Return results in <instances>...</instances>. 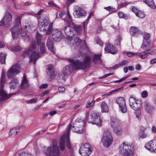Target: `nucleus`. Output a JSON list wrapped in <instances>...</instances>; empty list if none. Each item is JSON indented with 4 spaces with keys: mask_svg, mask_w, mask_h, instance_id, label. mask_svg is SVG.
<instances>
[{
    "mask_svg": "<svg viewBox=\"0 0 156 156\" xmlns=\"http://www.w3.org/2000/svg\"><path fill=\"white\" fill-rule=\"evenodd\" d=\"M41 35L40 34L38 33H37L36 36V38L37 44L38 45H39L41 44Z\"/></svg>",
    "mask_w": 156,
    "mask_h": 156,
    "instance_id": "38",
    "label": "nucleus"
},
{
    "mask_svg": "<svg viewBox=\"0 0 156 156\" xmlns=\"http://www.w3.org/2000/svg\"><path fill=\"white\" fill-rule=\"evenodd\" d=\"M151 43V41L143 40V43L141 48L144 50L147 49L149 48Z\"/></svg>",
    "mask_w": 156,
    "mask_h": 156,
    "instance_id": "30",
    "label": "nucleus"
},
{
    "mask_svg": "<svg viewBox=\"0 0 156 156\" xmlns=\"http://www.w3.org/2000/svg\"><path fill=\"white\" fill-rule=\"evenodd\" d=\"M49 93V91L48 90H46L44 92L42 93L41 95V96L42 97H44L45 94H48Z\"/></svg>",
    "mask_w": 156,
    "mask_h": 156,
    "instance_id": "63",
    "label": "nucleus"
},
{
    "mask_svg": "<svg viewBox=\"0 0 156 156\" xmlns=\"http://www.w3.org/2000/svg\"><path fill=\"white\" fill-rule=\"evenodd\" d=\"M36 44L35 41L32 42L30 48L26 51L23 54V56L25 57L27 55L29 54L30 52L33 51L36 48Z\"/></svg>",
    "mask_w": 156,
    "mask_h": 156,
    "instance_id": "26",
    "label": "nucleus"
},
{
    "mask_svg": "<svg viewBox=\"0 0 156 156\" xmlns=\"http://www.w3.org/2000/svg\"><path fill=\"white\" fill-rule=\"evenodd\" d=\"M47 156H59L60 152L59 148L55 141H53V145L51 148L48 147L44 150Z\"/></svg>",
    "mask_w": 156,
    "mask_h": 156,
    "instance_id": "6",
    "label": "nucleus"
},
{
    "mask_svg": "<svg viewBox=\"0 0 156 156\" xmlns=\"http://www.w3.org/2000/svg\"><path fill=\"white\" fill-rule=\"evenodd\" d=\"M151 64L154 65L156 63V58L151 59L150 61Z\"/></svg>",
    "mask_w": 156,
    "mask_h": 156,
    "instance_id": "60",
    "label": "nucleus"
},
{
    "mask_svg": "<svg viewBox=\"0 0 156 156\" xmlns=\"http://www.w3.org/2000/svg\"><path fill=\"white\" fill-rule=\"evenodd\" d=\"M69 61L71 64L65 66L63 69L62 73L64 76L70 75L75 69H85L88 64V56H86L83 62L72 59H69Z\"/></svg>",
    "mask_w": 156,
    "mask_h": 156,
    "instance_id": "3",
    "label": "nucleus"
},
{
    "mask_svg": "<svg viewBox=\"0 0 156 156\" xmlns=\"http://www.w3.org/2000/svg\"><path fill=\"white\" fill-rule=\"evenodd\" d=\"M113 141V139L111 133L108 130L105 131L101 140L103 146L108 147L111 145Z\"/></svg>",
    "mask_w": 156,
    "mask_h": 156,
    "instance_id": "8",
    "label": "nucleus"
},
{
    "mask_svg": "<svg viewBox=\"0 0 156 156\" xmlns=\"http://www.w3.org/2000/svg\"><path fill=\"white\" fill-rule=\"evenodd\" d=\"M111 126L113 129L114 132L118 135L121 134L123 129L119 122L116 119L111 118Z\"/></svg>",
    "mask_w": 156,
    "mask_h": 156,
    "instance_id": "10",
    "label": "nucleus"
},
{
    "mask_svg": "<svg viewBox=\"0 0 156 156\" xmlns=\"http://www.w3.org/2000/svg\"><path fill=\"white\" fill-rule=\"evenodd\" d=\"M145 148L151 152H156V140H152L145 144Z\"/></svg>",
    "mask_w": 156,
    "mask_h": 156,
    "instance_id": "15",
    "label": "nucleus"
},
{
    "mask_svg": "<svg viewBox=\"0 0 156 156\" xmlns=\"http://www.w3.org/2000/svg\"><path fill=\"white\" fill-rule=\"evenodd\" d=\"M139 137L144 139L147 136V134L144 132H140L139 133Z\"/></svg>",
    "mask_w": 156,
    "mask_h": 156,
    "instance_id": "42",
    "label": "nucleus"
},
{
    "mask_svg": "<svg viewBox=\"0 0 156 156\" xmlns=\"http://www.w3.org/2000/svg\"><path fill=\"white\" fill-rule=\"evenodd\" d=\"M122 38L121 36L119 35H117L116 37V39L115 42V45H120L121 43V41Z\"/></svg>",
    "mask_w": 156,
    "mask_h": 156,
    "instance_id": "36",
    "label": "nucleus"
},
{
    "mask_svg": "<svg viewBox=\"0 0 156 156\" xmlns=\"http://www.w3.org/2000/svg\"><path fill=\"white\" fill-rule=\"evenodd\" d=\"M86 122L84 120L77 119L72 126L70 124L67 133H65L60 138L59 141V146L61 151H63L65 148V145L66 144L68 148L71 149L69 140V133L71 129L73 132L81 133L83 132L85 129L84 126Z\"/></svg>",
    "mask_w": 156,
    "mask_h": 156,
    "instance_id": "1",
    "label": "nucleus"
},
{
    "mask_svg": "<svg viewBox=\"0 0 156 156\" xmlns=\"http://www.w3.org/2000/svg\"><path fill=\"white\" fill-rule=\"evenodd\" d=\"M5 74L2 72L0 80V100L3 101L10 98L11 96L15 94L14 93L8 95L4 89V85L5 81Z\"/></svg>",
    "mask_w": 156,
    "mask_h": 156,
    "instance_id": "5",
    "label": "nucleus"
},
{
    "mask_svg": "<svg viewBox=\"0 0 156 156\" xmlns=\"http://www.w3.org/2000/svg\"><path fill=\"white\" fill-rule=\"evenodd\" d=\"M18 80L16 79H13L10 83V87L11 89H14L19 85Z\"/></svg>",
    "mask_w": 156,
    "mask_h": 156,
    "instance_id": "28",
    "label": "nucleus"
},
{
    "mask_svg": "<svg viewBox=\"0 0 156 156\" xmlns=\"http://www.w3.org/2000/svg\"><path fill=\"white\" fill-rule=\"evenodd\" d=\"M131 9L132 10L133 12H134L136 14L139 10H138L136 8L134 7L133 6H132L131 7Z\"/></svg>",
    "mask_w": 156,
    "mask_h": 156,
    "instance_id": "53",
    "label": "nucleus"
},
{
    "mask_svg": "<svg viewBox=\"0 0 156 156\" xmlns=\"http://www.w3.org/2000/svg\"><path fill=\"white\" fill-rule=\"evenodd\" d=\"M88 123L95 124L98 126H101L102 121L100 118V114L92 112L90 114Z\"/></svg>",
    "mask_w": 156,
    "mask_h": 156,
    "instance_id": "12",
    "label": "nucleus"
},
{
    "mask_svg": "<svg viewBox=\"0 0 156 156\" xmlns=\"http://www.w3.org/2000/svg\"><path fill=\"white\" fill-rule=\"evenodd\" d=\"M6 56V55L4 53L1 52L0 53V62L2 64H5Z\"/></svg>",
    "mask_w": 156,
    "mask_h": 156,
    "instance_id": "34",
    "label": "nucleus"
},
{
    "mask_svg": "<svg viewBox=\"0 0 156 156\" xmlns=\"http://www.w3.org/2000/svg\"><path fill=\"white\" fill-rule=\"evenodd\" d=\"M48 87V85L47 84H42L40 86V89H46Z\"/></svg>",
    "mask_w": 156,
    "mask_h": 156,
    "instance_id": "57",
    "label": "nucleus"
},
{
    "mask_svg": "<svg viewBox=\"0 0 156 156\" xmlns=\"http://www.w3.org/2000/svg\"><path fill=\"white\" fill-rule=\"evenodd\" d=\"M129 106L135 111V115L138 120H140L141 118V110L142 108L140 101L136 99L133 95L130 96L129 99Z\"/></svg>",
    "mask_w": 156,
    "mask_h": 156,
    "instance_id": "4",
    "label": "nucleus"
},
{
    "mask_svg": "<svg viewBox=\"0 0 156 156\" xmlns=\"http://www.w3.org/2000/svg\"><path fill=\"white\" fill-rule=\"evenodd\" d=\"M53 38L55 40L57 38L62 37V32L60 30L54 29L52 31Z\"/></svg>",
    "mask_w": 156,
    "mask_h": 156,
    "instance_id": "23",
    "label": "nucleus"
},
{
    "mask_svg": "<svg viewBox=\"0 0 156 156\" xmlns=\"http://www.w3.org/2000/svg\"><path fill=\"white\" fill-rule=\"evenodd\" d=\"M118 15L119 17L120 18H123L124 16V14L123 13L121 12H119L118 13Z\"/></svg>",
    "mask_w": 156,
    "mask_h": 156,
    "instance_id": "62",
    "label": "nucleus"
},
{
    "mask_svg": "<svg viewBox=\"0 0 156 156\" xmlns=\"http://www.w3.org/2000/svg\"><path fill=\"white\" fill-rule=\"evenodd\" d=\"M94 40L97 44H99L101 46L103 45V42L101 40L100 38L97 36L95 37Z\"/></svg>",
    "mask_w": 156,
    "mask_h": 156,
    "instance_id": "35",
    "label": "nucleus"
},
{
    "mask_svg": "<svg viewBox=\"0 0 156 156\" xmlns=\"http://www.w3.org/2000/svg\"><path fill=\"white\" fill-rule=\"evenodd\" d=\"M150 49H147L146 51L136 53L137 55H139L140 58L142 59H144L146 58L149 54H151V52L148 53L147 51H150Z\"/></svg>",
    "mask_w": 156,
    "mask_h": 156,
    "instance_id": "29",
    "label": "nucleus"
},
{
    "mask_svg": "<svg viewBox=\"0 0 156 156\" xmlns=\"http://www.w3.org/2000/svg\"><path fill=\"white\" fill-rule=\"evenodd\" d=\"M79 152L82 156H88V144H82L80 148Z\"/></svg>",
    "mask_w": 156,
    "mask_h": 156,
    "instance_id": "18",
    "label": "nucleus"
},
{
    "mask_svg": "<svg viewBox=\"0 0 156 156\" xmlns=\"http://www.w3.org/2000/svg\"><path fill=\"white\" fill-rule=\"evenodd\" d=\"M130 32L133 36L140 33V31L138 30V28L134 27H132L130 28Z\"/></svg>",
    "mask_w": 156,
    "mask_h": 156,
    "instance_id": "32",
    "label": "nucleus"
},
{
    "mask_svg": "<svg viewBox=\"0 0 156 156\" xmlns=\"http://www.w3.org/2000/svg\"><path fill=\"white\" fill-rule=\"evenodd\" d=\"M66 35L68 36L66 38V42L69 44H72L74 48H76L79 45V40L77 37L74 38L72 37L76 33L79 35L81 33L82 27L76 25L73 23H69V25L64 27L63 29Z\"/></svg>",
    "mask_w": 156,
    "mask_h": 156,
    "instance_id": "2",
    "label": "nucleus"
},
{
    "mask_svg": "<svg viewBox=\"0 0 156 156\" xmlns=\"http://www.w3.org/2000/svg\"><path fill=\"white\" fill-rule=\"evenodd\" d=\"M127 55L129 57H131L135 55L136 53H134L132 52H129L126 53Z\"/></svg>",
    "mask_w": 156,
    "mask_h": 156,
    "instance_id": "58",
    "label": "nucleus"
},
{
    "mask_svg": "<svg viewBox=\"0 0 156 156\" xmlns=\"http://www.w3.org/2000/svg\"><path fill=\"white\" fill-rule=\"evenodd\" d=\"M112 74L111 73H108V74H105V75L103 76L99 77L98 79H103L104 78H106V77L112 75Z\"/></svg>",
    "mask_w": 156,
    "mask_h": 156,
    "instance_id": "55",
    "label": "nucleus"
},
{
    "mask_svg": "<svg viewBox=\"0 0 156 156\" xmlns=\"http://www.w3.org/2000/svg\"><path fill=\"white\" fill-rule=\"evenodd\" d=\"M95 101L93 100L90 102H88V108L92 106L95 103Z\"/></svg>",
    "mask_w": 156,
    "mask_h": 156,
    "instance_id": "61",
    "label": "nucleus"
},
{
    "mask_svg": "<svg viewBox=\"0 0 156 156\" xmlns=\"http://www.w3.org/2000/svg\"><path fill=\"white\" fill-rule=\"evenodd\" d=\"M92 54L91 52L88 50V67L89 66L90 63L91 62V60L90 57L92 56Z\"/></svg>",
    "mask_w": 156,
    "mask_h": 156,
    "instance_id": "51",
    "label": "nucleus"
},
{
    "mask_svg": "<svg viewBox=\"0 0 156 156\" xmlns=\"http://www.w3.org/2000/svg\"><path fill=\"white\" fill-rule=\"evenodd\" d=\"M12 15L9 12H6L2 20L0 22V26H9L12 23Z\"/></svg>",
    "mask_w": 156,
    "mask_h": 156,
    "instance_id": "13",
    "label": "nucleus"
},
{
    "mask_svg": "<svg viewBox=\"0 0 156 156\" xmlns=\"http://www.w3.org/2000/svg\"><path fill=\"white\" fill-rule=\"evenodd\" d=\"M128 63L127 61L123 60L122 62L119 63V65L120 66H122L125 65Z\"/></svg>",
    "mask_w": 156,
    "mask_h": 156,
    "instance_id": "50",
    "label": "nucleus"
},
{
    "mask_svg": "<svg viewBox=\"0 0 156 156\" xmlns=\"http://www.w3.org/2000/svg\"><path fill=\"white\" fill-rule=\"evenodd\" d=\"M19 131V129L16 128L12 129L9 131V134L11 137L15 136Z\"/></svg>",
    "mask_w": 156,
    "mask_h": 156,
    "instance_id": "31",
    "label": "nucleus"
},
{
    "mask_svg": "<svg viewBox=\"0 0 156 156\" xmlns=\"http://www.w3.org/2000/svg\"><path fill=\"white\" fill-rule=\"evenodd\" d=\"M44 44L42 43L40 45V51L41 54H43L45 53V47Z\"/></svg>",
    "mask_w": 156,
    "mask_h": 156,
    "instance_id": "45",
    "label": "nucleus"
},
{
    "mask_svg": "<svg viewBox=\"0 0 156 156\" xmlns=\"http://www.w3.org/2000/svg\"><path fill=\"white\" fill-rule=\"evenodd\" d=\"M37 101V99L36 98H34L28 100L26 101V102L28 104H32L36 103Z\"/></svg>",
    "mask_w": 156,
    "mask_h": 156,
    "instance_id": "43",
    "label": "nucleus"
},
{
    "mask_svg": "<svg viewBox=\"0 0 156 156\" xmlns=\"http://www.w3.org/2000/svg\"><path fill=\"white\" fill-rule=\"evenodd\" d=\"M47 69L48 70L47 73L48 78L51 79L54 78L55 74L53 66L52 65L49 64L47 66Z\"/></svg>",
    "mask_w": 156,
    "mask_h": 156,
    "instance_id": "20",
    "label": "nucleus"
},
{
    "mask_svg": "<svg viewBox=\"0 0 156 156\" xmlns=\"http://www.w3.org/2000/svg\"><path fill=\"white\" fill-rule=\"evenodd\" d=\"M18 156H32L31 154L27 152H21L20 153Z\"/></svg>",
    "mask_w": 156,
    "mask_h": 156,
    "instance_id": "40",
    "label": "nucleus"
},
{
    "mask_svg": "<svg viewBox=\"0 0 156 156\" xmlns=\"http://www.w3.org/2000/svg\"><path fill=\"white\" fill-rule=\"evenodd\" d=\"M39 27L41 31L45 32L46 34H50L52 29V23L49 24V21L47 20H44L43 22L39 23Z\"/></svg>",
    "mask_w": 156,
    "mask_h": 156,
    "instance_id": "9",
    "label": "nucleus"
},
{
    "mask_svg": "<svg viewBox=\"0 0 156 156\" xmlns=\"http://www.w3.org/2000/svg\"><path fill=\"white\" fill-rule=\"evenodd\" d=\"M128 77V76H126L122 78L121 79H120L119 80H115L114 81V83L121 82L125 80L126 78H127Z\"/></svg>",
    "mask_w": 156,
    "mask_h": 156,
    "instance_id": "52",
    "label": "nucleus"
},
{
    "mask_svg": "<svg viewBox=\"0 0 156 156\" xmlns=\"http://www.w3.org/2000/svg\"><path fill=\"white\" fill-rule=\"evenodd\" d=\"M102 54H94L92 56V62L95 64H101L102 61L101 59Z\"/></svg>",
    "mask_w": 156,
    "mask_h": 156,
    "instance_id": "19",
    "label": "nucleus"
},
{
    "mask_svg": "<svg viewBox=\"0 0 156 156\" xmlns=\"http://www.w3.org/2000/svg\"><path fill=\"white\" fill-rule=\"evenodd\" d=\"M103 30V29L101 27L99 26L97 29V32L98 33H100L101 31Z\"/></svg>",
    "mask_w": 156,
    "mask_h": 156,
    "instance_id": "64",
    "label": "nucleus"
},
{
    "mask_svg": "<svg viewBox=\"0 0 156 156\" xmlns=\"http://www.w3.org/2000/svg\"><path fill=\"white\" fill-rule=\"evenodd\" d=\"M130 148V146H129L128 144L124 142L120 145L119 150L121 152L122 154L128 151L131 150Z\"/></svg>",
    "mask_w": 156,
    "mask_h": 156,
    "instance_id": "21",
    "label": "nucleus"
},
{
    "mask_svg": "<svg viewBox=\"0 0 156 156\" xmlns=\"http://www.w3.org/2000/svg\"><path fill=\"white\" fill-rule=\"evenodd\" d=\"M144 108L148 112H149L151 110V106L149 104L146 103L144 104Z\"/></svg>",
    "mask_w": 156,
    "mask_h": 156,
    "instance_id": "44",
    "label": "nucleus"
},
{
    "mask_svg": "<svg viewBox=\"0 0 156 156\" xmlns=\"http://www.w3.org/2000/svg\"><path fill=\"white\" fill-rule=\"evenodd\" d=\"M128 3L126 2L120 3L118 4V8L120 9L123 7H124L128 5Z\"/></svg>",
    "mask_w": 156,
    "mask_h": 156,
    "instance_id": "47",
    "label": "nucleus"
},
{
    "mask_svg": "<svg viewBox=\"0 0 156 156\" xmlns=\"http://www.w3.org/2000/svg\"><path fill=\"white\" fill-rule=\"evenodd\" d=\"M74 15L76 17L80 18L85 16L86 13L81 8L77 7L76 8Z\"/></svg>",
    "mask_w": 156,
    "mask_h": 156,
    "instance_id": "17",
    "label": "nucleus"
},
{
    "mask_svg": "<svg viewBox=\"0 0 156 156\" xmlns=\"http://www.w3.org/2000/svg\"><path fill=\"white\" fill-rule=\"evenodd\" d=\"M141 95L142 98H145L148 96V93L146 90L143 91L141 93Z\"/></svg>",
    "mask_w": 156,
    "mask_h": 156,
    "instance_id": "48",
    "label": "nucleus"
},
{
    "mask_svg": "<svg viewBox=\"0 0 156 156\" xmlns=\"http://www.w3.org/2000/svg\"><path fill=\"white\" fill-rule=\"evenodd\" d=\"M58 89L59 92H64L65 90V88L62 87H58Z\"/></svg>",
    "mask_w": 156,
    "mask_h": 156,
    "instance_id": "59",
    "label": "nucleus"
},
{
    "mask_svg": "<svg viewBox=\"0 0 156 156\" xmlns=\"http://www.w3.org/2000/svg\"><path fill=\"white\" fill-rule=\"evenodd\" d=\"M117 52V50L112 45L108 43L106 44L105 48V52L106 53H110L115 54Z\"/></svg>",
    "mask_w": 156,
    "mask_h": 156,
    "instance_id": "16",
    "label": "nucleus"
},
{
    "mask_svg": "<svg viewBox=\"0 0 156 156\" xmlns=\"http://www.w3.org/2000/svg\"><path fill=\"white\" fill-rule=\"evenodd\" d=\"M12 50L15 51H19L21 50L22 49L19 46H16L12 48Z\"/></svg>",
    "mask_w": 156,
    "mask_h": 156,
    "instance_id": "49",
    "label": "nucleus"
},
{
    "mask_svg": "<svg viewBox=\"0 0 156 156\" xmlns=\"http://www.w3.org/2000/svg\"><path fill=\"white\" fill-rule=\"evenodd\" d=\"M123 156H133L134 152L132 150L124 152L122 154Z\"/></svg>",
    "mask_w": 156,
    "mask_h": 156,
    "instance_id": "37",
    "label": "nucleus"
},
{
    "mask_svg": "<svg viewBox=\"0 0 156 156\" xmlns=\"http://www.w3.org/2000/svg\"><path fill=\"white\" fill-rule=\"evenodd\" d=\"M53 38L51 37H49L47 41V46L49 50L53 53H55V51L53 49Z\"/></svg>",
    "mask_w": 156,
    "mask_h": 156,
    "instance_id": "22",
    "label": "nucleus"
},
{
    "mask_svg": "<svg viewBox=\"0 0 156 156\" xmlns=\"http://www.w3.org/2000/svg\"><path fill=\"white\" fill-rule=\"evenodd\" d=\"M137 13L136 14V16L140 18H144L145 16L144 14L141 11H138Z\"/></svg>",
    "mask_w": 156,
    "mask_h": 156,
    "instance_id": "41",
    "label": "nucleus"
},
{
    "mask_svg": "<svg viewBox=\"0 0 156 156\" xmlns=\"http://www.w3.org/2000/svg\"><path fill=\"white\" fill-rule=\"evenodd\" d=\"M40 55L39 53H38L36 54L35 51H34L31 54L30 56V62H33L34 64H35L36 60L37 59Z\"/></svg>",
    "mask_w": 156,
    "mask_h": 156,
    "instance_id": "25",
    "label": "nucleus"
},
{
    "mask_svg": "<svg viewBox=\"0 0 156 156\" xmlns=\"http://www.w3.org/2000/svg\"><path fill=\"white\" fill-rule=\"evenodd\" d=\"M93 148L90 145H88V155L90 154L93 151Z\"/></svg>",
    "mask_w": 156,
    "mask_h": 156,
    "instance_id": "56",
    "label": "nucleus"
},
{
    "mask_svg": "<svg viewBox=\"0 0 156 156\" xmlns=\"http://www.w3.org/2000/svg\"><path fill=\"white\" fill-rule=\"evenodd\" d=\"M20 66L18 64H15L12 66L8 70L7 76L9 78H12L20 73Z\"/></svg>",
    "mask_w": 156,
    "mask_h": 156,
    "instance_id": "11",
    "label": "nucleus"
},
{
    "mask_svg": "<svg viewBox=\"0 0 156 156\" xmlns=\"http://www.w3.org/2000/svg\"><path fill=\"white\" fill-rule=\"evenodd\" d=\"M144 2L152 9L156 8V6L152 0H144Z\"/></svg>",
    "mask_w": 156,
    "mask_h": 156,
    "instance_id": "33",
    "label": "nucleus"
},
{
    "mask_svg": "<svg viewBox=\"0 0 156 156\" xmlns=\"http://www.w3.org/2000/svg\"><path fill=\"white\" fill-rule=\"evenodd\" d=\"M23 16V15L21 14L20 16H18L17 17V18L16 19V24H17L18 25L19 24H20L21 22V20L22 18V16Z\"/></svg>",
    "mask_w": 156,
    "mask_h": 156,
    "instance_id": "46",
    "label": "nucleus"
},
{
    "mask_svg": "<svg viewBox=\"0 0 156 156\" xmlns=\"http://www.w3.org/2000/svg\"><path fill=\"white\" fill-rule=\"evenodd\" d=\"M20 88L22 89H27L28 87L27 80L25 75L23 76V79L20 84Z\"/></svg>",
    "mask_w": 156,
    "mask_h": 156,
    "instance_id": "24",
    "label": "nucleus"
},
{
    "mask_svg": "<svg viewBox=\"0 0 156 156\" xmlns=\"http://www.w3.org/2000/svg\"><path fill=\"white\" fill-rule=\"evenodd\" d=\"M48 5L51 6H55V7L57 8L58 6V5H57L54 3L52 1H50L49 2H48Z\"/></svg>",
    "mask_w": 156,
    "mask_h": 156,
    "instance_id": "54",
    "label": "nucleus"
},
{
    "mask_svg": "<svg viewBox=\"0 0 156 156\" xmlns=\"http://www.w3.org/2000/svg\"><path fill=\"white\" fill-rule=\"evenodd\" d=\"M116 103L119 106L120 110L123 113L127 111L126 102L125 99L122 97L117 98L115 101Z\"/></svg>",
    "mask_w": 156,
    "mask_h": 156,
    "instance_id": "14",
    "label": "nucleus"
},
{
    "mask_svg": "<svg viewBox=\"0 0 156 156\" xmlns=\"http://www.w3.org/2000/svg\"><path fill=\"white\" fill-rule=\"evenodd\" d=\"M11 31L12 36L13 39H16L18 36L19 33L20 32L21 35L24 37L25 41H29L30 40L29 36L26 34V33L22 32V29H19L17 24H16L15 26L11 29Z\"/></svg>",
    "mask_w": 156,
    "mask_h": 156,
    "instance_id": "7",
    "label": "nucleus"
},
{
    "mask_svg": "<svg viewBox=\"0 0 156 156\" xmlns=\"http://www.w3.org/2000/svg\"><path fill=\"white\" fill-rule=\"evenodd\" d=\"M101 112L102 113H106L108 112V105L105 101H103L101 103Z\"/></svg>",
    "mask_w": 156,
    "mask_h": 156,
    "instance_id": "27",
    "label": "nucleus"
},
{
    "mask_svg": "<svg viewBox=\"0 0 156 156\" xmlns=\"http://www.w3.org/2000/svg\"><path fill=\"white\" fill-rule=\"evenodd\" d=\"M150 37V34H149L145 33L143 34L144 40L146 41H150L149 39Z\"/></svg>",
    "mask_w": 156,
    "mask_h": 156,
    "instance_id": "39",
    "label": "nucleus"
}]
</instances>
